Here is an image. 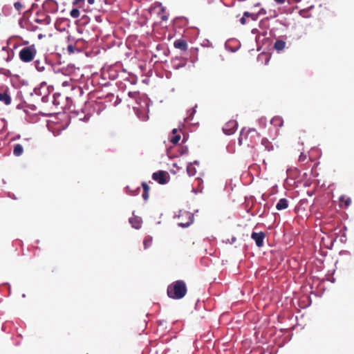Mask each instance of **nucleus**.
Instances as JSON below:
<instances>
[{"instance_id":"obj_1","label":"nucleus","mask_w":354,"mask_h":354,"mask_svg":"<svg viewBox=\"0 0 354 354\" xmlns=\"http://www.w3.org/2000/svg\"><path fill=\"white\" fill-rule=\"evenodd\" d=\"M187 288L186 283L183 280H177L168 286L167 293L169 298L173 299H180L187 294Z\"/></svg>"},{"instance_id":"obj_2","label":"nucleus","mask_w":354,"mask_h":354,"mask_svg":"<svg viewBox=\"0 0 354 354\" xmlns=\"http://www.w3.org/2000/svg\"><path fill=\"white\" fill-rule=\"evenodd\" d=\"M259 138V133L256 129L243 128L239 135V145H245L253 148L256 139Z\"/></svg>"},{"instance_id":"obj_3","label":"nucleus","mask_w":354,"mask_h":354,"mask_svg":"<svg viewBox=\"0 0 354 354\" xmlns=\"http://www.w3.org/2000/svg\"><path fill=\"white\" fill-rule=\"evenodd\" d=\"M37 54V49L35 45H30L23 48L19 52V58L24 62L32 61Z\"/></svg>"},{"instance_id":"obj_4","label":"nucleus","mask_w":354,"mask_h":354,"mask_svg":"<svg viewBox=\"0 0 354 354\" xmlns=\"http://www.w3.org/2000/svg\"><path fill=\"white\" fill-rule=\"evenodd\" d=\"M152 178L161 185L166 184L169 179V175L167 171H158L152 174Z\"/></svg>"},{"instance_id":"obj_5","label":"nucleus","mask_w":354,"mask_h":354,"mask_svg":"<svg viewBox=\"0 0 354 354\" xmlns=\"http://www.w3.org/2000/svg\"><path fill=\"white\" fill-rule=\"evenodd\" d=\"M237 122L236 120H230L225 124L223 131L226 135L233 134L237 128Z\"/></svg>"},{"instance_id":"obj_6","label":"nucleus","mask_w":354,"mask_h":354,"mask_svg":"<svg viewBox=\"0 0 354 354\" xmlns=\"http://www.w3.org/2000/svg\"><path fill=\"white\" fill-rule=\"evenodd\" d=\"M44 9L50 13H54L57 10V3L54 0H46L43 3Z\"/></svg>"},{"instance_id":"obj_7","label":"nucleus","mask_w":354,"mask_h":354,"mask_svg":"<svg viewBox=\"0 0 354 354\" xmlns=\"http://www.w3.org/2000/svg\"><path fill=\"white\" fill-rule=\"evenodd\" d=\"M265 237L266 234L263 232H253L251 234V238L255 241V243L258 247L263 246Z\"/></svg>"},{"instance_id":"obj_8","label":"nucleus","mask_w":354,"mask_h":354,"mask_svg":"<svg viewBox=\"0 0 354 354\" xmlns=\"http://www.w3.org/2000/svg\"><path fill=\"white\" fill-rule=\"evenodd\" d=\"M261 146L263 147V151L270 152L274 150V145L266 138L261 139Z\"/></svg>"},{"instance_id":"obj_9","label":"nucleus","mask_w":354,"mask_h":354,"mask_svg":"<svg viewBox=\"0 0 354 354\" xmlns=\"http://www.w3.org/2000/svg\"><path fill=\"white\" fill-rule=\"evenodd\" d=\"M174 46L176 49H179L183 51H186L188 48V45L187 41L183 39H176L174 42Z\"/></svg>"},{"instance_id":"obj_10","label":"nucleus","mask_w":354,"mask_h":354,"mask_svg":"<svg viewBox=\"0 0 354 354\" xmlns=\"http://www.w3.org/2000/svg\"><path fill=\"white\" fill-rule=\"evenodd\" d=\"M0 101L3 102L6 105H9L11 103V97L8 94V91L0 93Z\"/></svg>"},{"instance_id":"obj_11","label":"nucleus","mask_w":354,"mask_h":354,"mask_svg":"<svg viewBox=\"0 0 354 354\" xmlns=\"http://www.w3.org/2000/svg\"><path fill=\"white\" fill-rule=\"evenodd\" d=\"M288 201L286 198H281L279 202L276 205V208L277 210H283L286 209L288 207Z\"/></svg>"},{"instance_id":"obj_12","label":"nucleus","mask_w":354,"mask_h":354,"mask_svg":"<svg viewBox=\"0 0 354 354\" xmlns=\"http://www.w3.org/2000/svg\"><path fill=\"white\" fill-rule=\"evenodd\" d=\"M198 165L197 161H194L193 163H189L187 166V171L189 176H194L196 174V169L194 165Z\"/></svg>"},{"instance_id":"obj_13","label":"nucleus","mask_w":354,"mask_h":354,"mask_svg":"<svg viewBox=\"0 0 354 354\" xmlns=\"http://www.w3.org/2000/svg\"><path fill=\"white\" fill-rule=\"evenodd\" d=\"M142 189H143V192H142V198L145 201H147L149 199V192L150 187L148 185V184L147 183H145V182H143L142 183Z\"/></svg>"},{"instance_id":"obj_14","label":"nucleus","mask_w":354,"mask_h":354,"mask_svg":"<svg viewBox=\"0 0 354 354\" xmlns=\"http://www.w3.org/2000/svg\"><path fill=\"white\" fill-rule=\"evenodd\" d=\"M270 123L274 127H281L283 126V120L280 116H274L272 118Z\"/></svg>"},{"instance_id":"obj_15","label":"nucleus","mask_w":354,"mask_h":354,"mask_svg":"<svg viewBox=\"0 0 354 354\" xmlns=\"http://www.w3.org/2000/svg\"><path fill=\"white\" fill-rule=\"evenodd\" d=\"M129 223L134 228L139 229L141 227L142 221L138 217H133L129 218Z\"/></svg>"},{"instance_id":"obj_16","label":"nucleus","mask_w":354,"mask_h":354,"mask_svg":"<svg viewBox=\"0 0 354 354\" xmlns=\"http://www.w3.org/2000/svg\"><path fill=\"white\" fill-rule=\"evenodd\" d=\"M286 47V42L283 40H277L274 43V48L277 51L283 50Z\"/></svg>"},{"instance_id":"obj_17","label":"nucleus","mask_w":354,"mask_h":354,"mask_svg":"<svg viewBox=\"0 0 354 354\" xmlns=\"http://www.w3.org/2000/svg\"><path fill=\"white\" fill-rule=\"evenodd\" d=\"M23 147L20 144H17L14 147L13 153L15 156H20L23 153Z\"/></svg>"},{"instance_id":"obj_18","label":"nucleus","mask_w":354,"mask_h":354,"mask_svg":"<svg viewBox=\"0 0 354 354\" xmlns=\"http://www.w3.org/2000/svg\"><path fill=\"white\" fill-rule=\"evenodd\" d=\"M62 97L60 93H55L53 95V103L55 106H60L62 102L60 100V97Z\"/></svg>"},{"instance_id":"obj_19","label":"nucleus","mask_w":354,"mask_h":354,"mask_svg":"<svg viewBox=\"0 0 354 354\" xmlns=\"http://www.w3.org/2000/svg\"><path fill=\"white\" fill-rule=\"evenodd\" d=\"M152 244V237L150 236H147L145 238L143 241V245L145 249H147L149 247H150Z\"/></svg>"},{"instance_id":"obj_20","label":"nucleus","mask_w":354,"mask_h":354,"mask_svg":"<svg viewBox=\"0 0 354 354\" xmlns=\"http://www.w3.org/2000/svg\"><path fill=\"white\" fill-rule=\"evenodd\" d=\"M339 201L342 203H344V207H348L351 203V200L349 197H346L345 196H342L339 198Z\"/></svg>"},{"instance_id":"obj_21","label":"nucleus","mask_w":354,"mask_h":354,"mask_svg":"<svg viewBox=\"0 0 354 354\" xmlns=\"http://www.w3.org/2000/svg\"><path fill=\"white\" fill-rule=\"evenodd\" d=\"M80 12L77 8H73L70 12V15L73 18H78L80 17Z\"/></svg>"},{"instance_id":"obj_22","label":"nucleus","mask_w":354,"mask_h":354,"mask_svg":"<svg viewBox=\"0 0 354 354\" xmlns=\"http://www.w3.org/2000/svg\"><path fill=\"white\" fill-rule=\"evenodd\" d=\"M180 139V136L179 134L178 135H173L170 138V141L173 144L176 145L179 142Z\"/></svg>"},{"instance_id":"obj_23","label":"nucleus","mask_w":354,"mask_h":354,"mask_svg":"<svg viewBox=\"0 0 354 354\" xmlns=\"http://www.w3.org/2000/svg\"><path fill=\"white\" fill-rule=\"evenodd\" d=\"M244 17H250L253 21H256L257 19L258 15L257 14L250 13L249 12H245Z\"/></svg>"},{"instance_id":"obj_24","label":"nucleus","mask_w":354,"mask_h":354,"mask_svg":"<svg viewBox=\"0 0 354 354\" xmlns=\"http://www.w3.org/2000/svg\"><path fill=\"white\" fill-rule=\"evenodd\" d=\"M261 58H264L265 59V64H267L268 62H269L270 57V56H268L267 54H261L259 56V59H261Z\"/></svg>"},{"instance_id":"obj_25","label":"nucleus","mask_w":354,"mask_h":354,"mask_svg":"<svg viewBox=\"0 0 354 354\" xmlns=\"http://www.w3.org/2000/svg\"><path fill=\"white\" fill-rule=\"evenodd\" d=\"M84 3V0H73V3L75 6L81 7Z\"/></svg>"},{"instance_id":"obj_26","label":"nucleus","mask_w":354,"mask_h":354,"mask_svg":"<svg viewBox=\"0 0 354 354\" xmlns=\"http://www.w3.org/2000/svg\"><path fill=\"white\" fill-rule=\"evenodd\" d=\"M307 160V156L303 153H301L299 157V161L301 162H304Z\"/></svg>"},{"instance_id":"obj_27","label":"nucleus","mask_w":354,"mask_h":354,"mask_svg":"<svg viewBox=\"0 0 354 354\" xmlns=\"http://www.w3.org/2000/svg\"><path fill=\"white\" fill-rule=\"evenodd\" d=\"M14 6H15V9L17 10L18 11H21V10L23 8L22 4L20 2H19V1L15 2L14 3Z\"/></svg>"},{"instance_id":"obj_28","label":"nucleus","mask_w":354,"mask_h":354,"mask_svg":"<svg viewBox=\"0 0 354 354\" xmlns=\"http://www.w3.org/2000/svg\"><path fill=\"white\" fill-rule=\"evenodd\" d=\"M36 68L39 71H43L44 70V66H40L39 62H36Z\"/></svg>"},{"instance_id":"obj_29","label":"nucleus","mask_w":354,"mask_h":354,"mask_svg":"<svg viewBox=\"0 0 354 354\" xmlns=\"http://www.w3.org/2000/svg\"><path fill=\"white\" fill-rule=\"evenodd\" d=\"M245 17H244V15L240 19V22L241 24L243 25H245L246 24V19H245Z\"/></svg>"},{"instance_id":"obj_30","label":"nucleus","mask_w":354,"mask_h":354,"mask_svg":"<svg viewBox=\"0 0 354 354\" xmlns=\"http://www.w3.org/2000/svg\"><path fill=\"white\" fill-rule=\"evenodd\" d=\"M190 223L191 222H189V223H187L186 224L180 223H179V225H180L182 227H187V226H188L189 225Z\"/></svg>"},{"instance_id":"obj_31","label":"nucleus","mask_w":354,"mask_h":354,"mask_svg":"<svg viewBox=\"0 0 354 354\" xmlns=\"http://www.w3.org/2000/svg\"><path fill=\"white\" fill-rule=\"evenodd\" d=\"M274 1L277 3L282 4L286 1V0H274Z\"/></svg>"},{"instance_id":"obj_32","label":"nucleus","mask_w":354,"mask_h":354,"mask_svg":"<svg viewBox=\"0 0 354 354\" xmlns=\"http://www.w3.org/2000/svg\"><path fill=\"white\" fill-rule=\"evenodd\" d=\"M187 148L182 149L181 154L186 153L187 152Z\"/></svg>"},{"instance_id":"obj_33","label":"nucleus","mask_w":354,"mask_h":354,"mask_svg":"<svg viewBox=\"0 0 354 354\" xmlns=\"http://www.w3.org/2000/svg\"><path fill=\"white\" fill-rule=\"evenodd\" d=\"M161 19H162V20H163V21H166V20H167V17L166 15H162V16L161 17Z\"/></svg>"},{"instance_id":"obj_34","label":"nucleus","mask_w":354,"mask_h":354,"mask_svg":"<svg viewBox=\"0 0 354 354\" xmlns=\"http://www.w3.org/2000/svg\"><path fill=\"white\" fill-rule=\"evenodd\" d=\"M68 51L73 52V46H68Z\"/></svg>"},{"instance_id":"obj_35","label":"nucleus","mask_w":354,"mask_h":354,"mask_svg":"<svg viewBox=\"0 0 354 354\" xmlns=\"http://www.w3.org/2000/svg\"><path fill=\"white\" fill-rule=\"evenodd\" d=\"M176 133H177V129H174L172 130V133H173V135H176Z\"/></svg>"},{"instance_id":"obj_36","label":"nucleus","mask_w":354,"mask_h":354,"mask_svg":"<svg viewBox=\"0 0 354 354\" xmlns=\"http://www.w3.org/2000/svg\"><path fill=\"white\" fill-rule=\"evenodd\" d=\"M94 1H95V0H88V3L89 4H93V3H94Z\"/></svg>"},{"instance_id":"obj_37","label":"nucleus","mask_w":354,"mask_h":354,"mask_svg":"<svg viewBox=\"0 0 354 354\" xmlns=\"http://www.w3.org/2000/svg\"><path fill=\"white\" fill-rule=\"evenodd\" d=\"M161 12H165V8L164 7H162L160 9Z\"/></svg>"},{"instance_id":"obj_38","label":"nucleus","mask_w":354,"mask_h":354,"mask_svg":"<svg viewBox=\"0 0 354 354\" xmlns=\"http://www.w3.org/2000/svg\"><path fill=\"white\" fill-rule=\"evenodd\" d=\"M100 18V17H96V20H97V21H100H100H102V20H101Z\"/></svg>"},{"instance_id":"obj_39","label":"nucleus","mask_w":354,"mask_h":354,"mask_svg":"<svg viewBox=\"0 0 354 354\" xmlns=\"http://www.w3.org/2000/svg\"><path fill=\"white\" fill-rule=\"evenodd\" d=\"M66 85H67V82H64L63 83V86H66Z\"/></svg>"}]
</instances>
